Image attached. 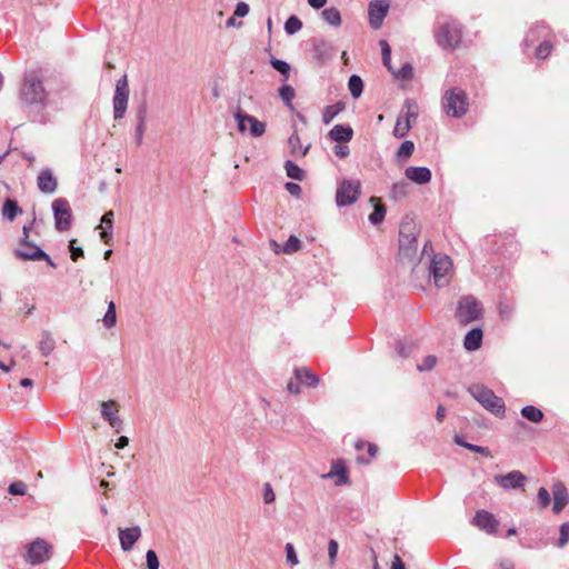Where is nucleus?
Returning a JSON list of instances; mask_svg holds the SVG:
<instances>
[{"mask_svg":"<svg viewBox=\"0 0 569 569\" xmlns=\"http://www.w3.org/2000/svg\"><path fill=\"white\" fill-rule=\"evenodd\" d=\"M48 96L39 71L31 70L23 76L19 98L24 106L43 110L47 107Z\"/></svg>","mask_w":569,"mask_h":569,"instance_id":"f257e3e1","label":"nucleus"},{"mask_svg":"<svg viewBox=\"0 0 569 569\" xmlns=\"http://www.w3.org/2000/svg\"><path fill=\"white\" fill-rule=\"evenodd\" d=\"M433 33L437 44L443 50L456 49L462 38L460 24L455 19L447 16L437 17Z\"/></svg>","mask_w":569,"mask_h":569,"instance_id":"f03ea898","label":"nucleus"},{"mask_svg":"<svg viewBox=\"0 0 569 569\" xmlns=\"http://www.w3.org/2000/svg\"><path fill=\"white\" fill-rule=\"evenodd\" d=\"M553 34L548 26L543 22L533 24L527 32L523 40V48L527 50L536 46L535 56L538 59H546L552 49Z\"/></svg>","mask_w":569,"mask_h":569,"instance_id":"7ed1b4c3","label":"nucleus"},{"mask_svg":"<svg viewBox=\"0 0 569 569\" xmlns=\"http://www.w3.org/2000/svg\"><path fill=\"white\" fill-rule=\"evenodd\" d=\"M441 106L447 116L461 118L469 110V99L465 90L453 87L443 92Z\"/></svg>","mask_w":569,"mask_h":569,"instance_id":"20e7f679","label":"nucleus"},{"mask_svg":"<svg viewBox=\"0 0 569 569\" xmlns=\"http://www.w3.org/2000/svg\"><path fill=\"white\" fill-rule=\"evenodd\" d=\"M468 392L488 411L496 417L502 418L506 413L503 400L483 385H472Z\"/></svg>","mask_w":569,"mask_h":569,"instance_id":"39448f33","label":"nucleus"},{"mask_svg":"<svg viewBox=\"0 0 569 569\" xmlns=\"http://www.w3.org/2000/svg\"><path fill=\"white\" fill-rule=\"evenodd\" d=\"M419 228L415 220L406 217L399 228V252L406 258H413L417 252Z\"/></svg>","mask_w":569,"mask_h":569,"instance_id":"423d86ee","label":"nucleus"},{"mask_svg":"<svg viewBox=\"0 0 569 569\" xmlns=\"http://www.w3.org/2000/svg\"><path fill=\"white\" fill-rule=\"evenodd\" d=\"M418 107L415 100L407 99L405 106L397 118L396 126L393 128V136L396 138H405L418 118Z\"/></svg>","mask_w":569,"mask_h":569,"instance_id":"0eeeda50","label":"nucleus"},{"mask_svg":"<svg viewBox=\"0 0 569 569\" xmlns=\"http://www.w3.org/2000/svg\"><path fill=\"white\" fill-rule=\"evenodd\" d=\"M482 316V306L473 296L461 297L458 301L456 318L461 323H469Z\"/></svg>","mask_w":569,"mask_h":569,"instance_id":"6e6552de","label":"nucleus"},{"mask_svg":"<svg viewBox=\"0 0 569 569\" xmlns=\"http://www.w3.org/2000/svg\"><path fill=\"white\" fill-rule=\"evenodd\" d=\"M452 270V261L447 254L437 253L431 259L430 272L437 287H445L449 283V276Z\"/></svg>","mask_w":569,"mask_h":569,"instance_id":"1a4fd4ad","label":"nucleus"},{"mask_svg":"<svg viewBox=\"0 0 569 569\" xmlns=\"http://www.w3.org/2000/svg\"><path fill=\"white\" fill-rule=\"evenodd\" d=\"M129 93L128 78L124 74L117 80L116 83V90L112 99L114 120H121L124 117L128 107Z\"/></svg>","mask_w":569,"mask_h":569,"instance_id":"9d476101","label":"nucleus"},{"mask_svg":"<svg viewBox=\"0 0 569 569\" xmlns=\"http://www.w3.org/2000/svg\"><path fill=\"white\" fill-rule=\"evenodd\" d=\"M54 226L58 231H67L72 223L70 203L64 198H58L52 202Z\"/></svg>","mask_w":569,"mask_h":569,"instance_id":"9b49d317","label":"nucleus"},{"mask_svg":"<svg viewBox=\"0 0 569 569\" xmlns=\"http://www.w3.org/2000/svg\"><path fill=\"white\" fill-rule=\"evenodd\" d=\"M17 258L21 260H33V261H46L52 268H56V263L37 244L29 240L22 239L20 247L14 251Z\"/></svg>","mask_w":569,"mask_h":569,"instance_id":"f8f14e48","label":"nucleus"},{"mask_svg":"<svg viewBox=\"0 0 569 569\" xmlns=\"http://www.w3.org/2000/svg\"><path fill=\"white\" fill-rule=\"evenodd\" d=\"M361 184L357 180H343L337 188L336 202L338 207L350 206L358 200Z\"/></svg>","mask_w":569,"mask_h":569,"instance_id":"ddd939ff","label":"nucleus"},{"mask_svg":"<svg viewBox=\"0 0 569 569\" xmlns=\"http://www.w3.org/2000/svg\"><path fill=\"white\" fill-rule=\"evenodd\" d=\"M52 546L44 539L37 538L29 546L27 560L32 565L42 563L50 559Z\"/></svg>","mask_w":569,"mask_h":569,"instance_id":"4468645a","label":"nucleus"},{"mask_svg":"<svg viewBox=\"0 0 569 569\" xmlns=\"http://www.w3.org/2000/svg\"><path fill=\"white\" fill-rule=\"evenodd\" d=\"M471 523L488 535L497 533L499 528V521L487 510H478L473 516Z\"/></svg>","mask_w":569,"mask_h":569,"instance_id":"2eb2a0df","label":"nucleus"},{"mask_svg":"<svg viewBox=\"0 0 569 569\" xmlns=\"http://www.w3.org/2000/svg\"><path fill=\"white\" fill-rule=\"evenodd\" d=\"M389 11L388 0H372L368 7L369 22L373 29H379Z\"/></svg>","mask_w":569,"mask_h":569,"instance_id":"dca6fc26","label":"nucleus"},{"mask_svg":"<svg viewBox=\"0 0 569 569\" xmlns=\"http://www.w3.org/2000/svg\"><path fill=\"white\" fill-rule=\"evenodd\" d=\"M118 412L119 406L114 400H108L101 403V416L116 432H120L122 429V420L118 417Z\"/></svg>","mask_w":569,"mask_h":569,"instance_id":"f3484780","label":"nucleus"},{"mask_svg":"<svg viewBox=\"0 0 569 569\" xmlns=\"http://www.w3.org/2000/svg\"><path fill=\"white\" fill-rule=\"evenodd\" d=\"M38 189L46 194H52L58 189V179L51 169H42L37 177Z\"/></svg>","mask_w":569,"mask_h":569,"instance_id":"a211bd4d","label":"nucleus"},{"mask_svg":"<svg viewBox=\"0 0 569 569\" xmlns=\"http://www.w3.org/2000/svg\"><path fill=\"white\" fill-rule=\"evenodd\" d=\"M526 476L520 471H510L507 475H498L495 477V482L503 489H518L523 486Z\"/></svg>","mask_w":569,"mask_h":569,"instance_id":"6ab92c4d","label":"nucleus"},{"mask_svg":"<svg viewBox=\"0 0 569 569\" xmlns=\"http://www.w3.org/2000/svg\"><path fill=\"white\" fill-rule=\"evenodd\" d=\"M141 537V529L139 526H133L131 528H119V540L120 546L123 551H130L134 543Z\"/></svg>","mask_w":569,"mask_h":569,"instance_id":"aec40b11","label":"nucleus"},{"mask_svg":"<svg viewBox=\"0 0 569 569\" xmlns=\"http://www.w3.org/2000/svg\"><path fill=\"white\" fill-rule=\"evenodd\" d=\"M553 506L552 511L560 513L569 502L567 488L562 482H556L552 486Z\"/></svg>","mask_w":569,"mask_h":569,"instance_id":"412c9836","label":"nucleus"},{"mask_svg":"<svg viewBox=\"0 0 569 569\" xmlns=\"http://www.w3.org/2000/svg\"><path fill=\"white\" fill-rule=\"evenodd\" d=\"M405 176L418 184L428 183L432 177L430 169L427 167H408L405 170Z\"/></svg>","mask_w":569,"mask_h":569,"instance_id":"4be33fe9","label":"nucleus"},{"mask_svg":"<svg viewBox=\"0 0 569 569\" xmlns=\"http://www.w3.org/2000/svg\"><path fill=\"white\" fill-rule=\"evenodd\" d=\"M113 217L114 213L112 210L104 212L101 218V226L98 228L101 229L100 238L106 244H111L112 241V228H113Z\"/></svg>","mask_w":569,"mask_h":569,"instance_id":"5701e85b","label":"nucleus"},{"mask_svg":"<svg viewBox=\"0 0 569 569\" xmlns=\"http://www.w3.org/2000/svg\"><path fill=\"white\" fill-rule=\"evenodd\" d=\"M353 130L349 126L336 124L329 131V138L335 142H349L352 139Z\"/></svg>","mask_w":569,"mask_h":569,"instance_id":"b1692460","label":"nucleus"},{"mask_svg":"<svg viewBox=\"0 0 569 569\" xmlns=\"http://www.w3.org/2000/svg\"><path fill=\"white\" fill-rule=\"evenodd\" d=\"M482 330L479 328L471 329L467 332L463 346L468 351H475L480 348L482 342Z\"/></svg>","mask_w":569,"mask_h":569,"instance_id":"393cba45","label":"nucleus"},{"mask_svg":"<svg viewBox=\"0 0 569 569\" xmlns=\"http://www.w3.org/2000/svg\"><path fill=\"white\" fill-rule=\"evenodd\" d=\"M295 377L299 383L307 387H316L319 383V377L305 367L296 368Z\"/></svg>","mask_w":569,"mask_h":569,"instance_id":"a878e982","label":"nucleus"},{"mask_svg":"<svg viewBox=\"0 0 569 569\" xmlns=\"http://www.w3.org/2000/svg\"><path fill=\"white\" fill-rule=\"evenodd\" d=\"M288 146L290 149V153L293 157H305L308 153L309 144L303 147L300 141V137L297 132V128L295 127V130L292 134L288 139Z\"/></svg>","mask_w":569,"mask_h":569,"instance_id":"bb28decb","label":"nucleus"},{"mask_svg":"<svg viewBox=\"0 0 569 569\" xmlns=\"http://www.w3.org/2000/svg\"><path fill=\"white\" fill-rule=\"evenodd\" d=\"M248 12H249V6L246 2H239L236 7L233 14L230 18H228V20L226 21V27L227 28L241 27L242 22L238 21V18L246 17L248 14Z\"/></svg>","mask_w":569,"mask_h":569,"instance_id":"cd10ccee","label":"nucleus"},{"mask_svg":"<svg viewBox=\"0 0 569 569\" xmlns=\"http://www.w3.org/2000/svg\"><path fill=\"white\" fill-rule=\"evenodd\" d=\"M313 52L316 59L322 63L332 56V47L326 40H318L313 43Z\"/></svg>","mask_w":569,"mask_h":569,"instance_id":"c85d7f7f","label":"nucleus"},{"mask_svg":"<svg viewBox=\"0 0 569 569\" xmlns=\"http://www.w3.org/2000/svg\"><path fill=\"white\" fill-rule=\"evenodd\" d=\"M321 18L327 24L331 27H339L341 24L340 11L335 7L326 8L321 12Z\"/></svg>","mask_w":569,"mask_h":569,"instance_id":"c756f323","label":"nucleus"},{"mask_svg":"<svg viewBox=\"0 0 569 569\" xmlns=\"http://www.w3.org/2000/svg\"><path fill=\"white\" fill-rule=\"evenodd\" d=\"M345 103L342 101H338L333 104L327 106L322 112V121L323 123H330L342 110H345Z\"/></svg>","mask_w":569,"mask_h":569,"instance_id":"7c9ffc66","label":"nucleus"},{"mask_svg":"<svg viewBox=\"0 0 569 569\" xmlns=\"http://www.w3.org/2000/svg\"><path fill=\"white\" fill-rule=\"evenodd\" d=\"M22 210L18 206V202L12 199H7L2 207V214L4 218H7L9 221H13L18 214H21Z\"/></svg>","mask_w":569,"mask_h":569,"instance_id":"2f4dec72","label":"nucleus"},{"mask_svg":"<svg viewBox=\"0 0 569 569\" xmlns=\"http://www.w3.org/2000/svg\"><path fill=\"white\" fill-rule=\"evenodd\" d=\"M56 348V341L50 332L43 331L39 341V350L42 356H49Z\"/></svg>","mask_w":569,"mask_h":569,"instance_id":"473e14b6","label":"nucleus"},{"mask_svg":"<svg viewBox=\"0 0 569 569\" xmlns=\"http://www.w3.org/2000/svg\"><path fill=\"white\" fill-rule=\"evenodd\" d=\"M520 412L525 419L535 423L541 422L545 417L542 410L532 405L525 406Z\"/></svg>","mask_w":569,"mask_h":569,"instance_id":"72a5a7b5","label":"nucleus"},{"mask_svg":"<svg viewBox=\"0 0 569 569\" xmlns=\"http://www.w3.org/2000/svg\"><path fill=\"white\" fill-rule=\"evenodd\" d=\"M333 476H337L336 483L338 486L349 483L348 470L343 466H339L338 463H335L332 466V470L328 475H326V477L331 478Z\"/></svg>","mask_w":569,"mask_h":569,"instance_id":"f704fd0d","label":"nucleus"},{"mask_svg":"<svg viewBox=\"0 0 569 569\" xmlns=\"http://www.w3.org/2000/svg\"><path fill=\"white\" fill-rule=\"evenodd\" d=\"M348 88H349L351 96L355 99L359 98L363 91L362 79L357 74H352L348 80Z\"/></svg>","mask_w":569,"mask_h":569,"instance_id":"c9c22d12","label":"nucleus"},{"mask_svg":"<svg viewBox=\"0 0 569 569\" xmlns=\"http://www.w3.org/2000/svg\"><path fill=\"white\" fill-rule=\"evenodd\" d=\"M455 442L472 452H477V453H480L482 456H489L490 455V450L487 448V447H482V446H478V445H472V443H469V442H466L463 440L462 437L460 436H456L455 437Z\"/></svg>","mask_w":569,"mask_h":569,"instance_id":"e433bc0d","label":"nucleus"},{"mask_svg":"<svg viewBox=\"0 0 569 569\" xmlns=\"http://www.w3.org/2000/svg\"><path fill=\"white\" fill-rule=\"evenodd\" d=\"M366 446H367V448H368V456H369V457H365V456H360V455H359L357 459H358V461H359L360 463H369L370 458L375 457V456L377 455V452H378V447H377L376 445H373V443H365V442H362V441H358V442L356 443V449H357L358 451H360V450H361L363 447H366Z\"/></svg>","mask_w":569,"mask_h":569,"instance_id":"4c0bfd02","label":"nucleus"},{"mask_svg":"<svg viewBox=\"0 0 569 569\" xmlns=\"http://www.w3.org/2000/svg\"><path fill=\"white\" fill-rule=\"evenodd\" d=\"M286 173L289 178L301 181L305 177L303 170L291 160L284 162Z\"/></svg>","mask_w":569,"mask_h":569,"instance_id":"58836bf2","label":"nucleus"},{"mask_svg":"<svg viewBox=\"0 0 569 569\" xmlns=\"http://www.w3.org/2000/svg\"><path fill=\"white\" fill-rule=\"evenodd\" d=\"M415 150V144L412 141L406 140L403 141L397 150V158L399 161H406L411 157Z\"/></svg>","mask_w":569,"mask_h":569,"instance_id":"ea45409f","label":"nucleus"},{"mask_svg":"<svg viewBox=\"0 0 569 569\" xmlns=\"http://www.w3.org/2000/svg\"><path fill=\"white\" fill-rule=\"evenodd\" d=\"M302 29V22L297 16H290L284 22V31L292 36Z\"/></svg>","mask_w":569,"mask_h":569,"instance_id":"a19ab883","label":"nucleus"},{"mask_svg":"<svg viewBox=\"0 0 569 569\" xmlns=\"http://www.w3.org/2000/svg\"><path fill=\"white\" fill-rule=\"evenodd\" d=\"M279 94L287 107L292 108V100L296 97L295 89L289 84H283L279 89Z\"/></svg>","mask_w":569,"mask_h":569,"instance_id":"79ce46f5","label":"nucleus"},{"mask_svg":"<svg viewBox=\"0 0 569 569\" xmlns=\"http://www.w3.org/2000/svg\"><path fill=\"white\" fill-rule=\"evenodd\" d=\"M102 321L107 328H112L116 325L117 312H116V305L113 301H110L108 303V309H107V312L104 313Z\"/></svg>","mask_w":569,"mask_h":569,"instance_id":"37998d69","label":"nucleus"},{"mask_svg":"<svg viewBox=\"0 0 569 569\" xmlns=\"http://www.w3.org/2000/svg\"><path fill=\"white\" fill-rule=\"evenodd\" d=\"M379 44L381 47L382 62L385 67L390 72H393V69L391 67V48L389 43L386 40H380Z\"/></svg>","mask_w":569,"mask_h":569,"instance_id":"c03bdc74","label":"nucleus"},{"mask_svg":"<svg viewBox=\"0 0 569 569\" xmlns=\"http://www.w3.org/2000/svg\"><path fill=\"white\" fill-rule=\"evenodd\" d=\"M301 248V241L296 236H290L284 242L282 251L287 254L297 252Z\"/></svg>","mask_w":569,"mask_h":569,"instance_id":"a18cd8bd","label":"nucleus"},{"mask_svg":"<svg viewBox=\"0 0 569 569\" xmlns=\"http://www.w3.org/2000/svg\"><path fill=\"white\" fill-rule=\"evenodd\" d=\"M386 216V207L383 204H376L373 211L369 216V221L372 224H379L383 221Z\"/></svg>","mask_w":569,"mask_h":569,"instance_id":"49530a36","label":"nucleus"},{"mask_svg":"<svg viewBox=\"0 0 569 569\" xmlns=\"http://www.w3.org/2000/svg\"><path fill=\"white\" fill-rule=\"evenodd\" d=\"M569 542V521L563 522L559 528V538L556 542L558 548H563Z\"/></svg>","mask_w":569,"mask_h":569,"instance_id":"de8ad7c7","label":"nucleus"},{"mask_svg":"<svg viewBox=\"0 0 569 569\" xmlns=\"http://www.w3.org/2000/svg\"><path fill=\"white\" fill-rule=\"evenodd\" d=\"M397 79L409 80L413 76V68L410 63H405L402 67L392 72Z\"/></svg>","mask_w":569,"mask_h":569,"instance_id":"09e8293b","label":"nucleus"},{"mask_svg":"<svg viewBox=\"0 0 569 569\" xmlns=\"http://www.w3.org/2000/svg\"><path fill=\"white\" fill-rule=\"evenodd\" d=\"M234 120L237 121V127L240 132L246 131V122L249 121V116L243 112L239 107L233 112Z\"/></svg>","mask_w":569,"mask_h":569,"instance_id":"8fccbe9b","label":"nucleus"},{"mask_svg":"<svg viewBox=\"0 0 569 569\" xmlns=\"http://www.w3.org/2000/svg\"><path fill=\"white\" fill-rule=\"evenodd\" d=\"M271 66L278 71L280 72L283 77H284V80L288 79L289 77V72H290V66L289 63H287L286 61L283 60H279V59H271Z\"/></svg>","mask_w":569,"mask_h":569,"instance_id":"3c124183","label":"nucleus"},{"mask_svg":"<svg viewBox=\"0 0 569 569\" xmlns=\"http://www.w3.org/2000/svg\"><path fill=\"white\" fill-rule=\"evenodd\" d=\"M148 119V102L146 99L141 100L136 108V120L147 122Z\"/></svg>","mask_w":569,"mask_h":569,"instance_id":"603ef678","label":"nucleus"},{"mask_svg":"<svg viewBox=\"0 0 569 569\" xmlns=\"http://www.w3.org/2000/svg\"><path fill=\"white\" fill-rule=\"evenodd\" d=\"M436 365H437V358L435 356L429 355V356H426L423 358L422 362L417 366V369L420 372L430 371L435 368Z\"/></svg>","mask_w":569,"mask_h":569,"instance_id":"864d4df0","label":"nucleus"},{"mask_svg":"<svg viewBox=\"0 0 569 569\" xmlns=\"http://www.w3.org/2000/svg\"><path fill=\"white\" fill-rule=\"evenodd\" d=\"M266 132V123L251 116V136L260 137Z\"/></svg>","mask_w":569,"mask_h":569,"instance_id":"5fc2aeb1","label":"nucleus"},{"mask_svg":"<svg viewBox=\"0 0 569 569\" xmlns=\"http://www.w3.org/2000/svg\"><path fill=\"white\" fill-rule=\"evenodd\" d=\"M262 498H263V502L267 505L272 503L276 500V493L273 491L272 486L269 482H266L263 485Z\"/></svg>","mask_w":569,"mask_h":569,"instance_id":"6e6d98bb","label":"nucleus"},{"mask_svg":"<svg viewBox=\"0 0 569 569\" xmlns=\"http://www.w3.org/2000/svg\"><path fill=\"white\" fill-rule=\"evenodd\" d=\"M8 491L13 496H23L27 491V486L23 481H14L9 486Z\"/></svg>","mask_w":569,"mask_h":569,"instance_id":"4d7b16f0","label":"nucleus"},{"mask_svg":"<svg viewBox=\"0 0 569 569\" xmlns=\"http://www.w3.org/2000/svg\"><path fill=\"white\" fill-rule=\"evenodd\" d=\"M147 130V122L137 121L136 130H134V137H136V144L140 147L143 142V136Z\"/></svg>","mask_w":569,"mask_h":569,"instance_id":"13d9d810","label":"nucleus"},{"mask_svg":"<svg viewBox=\"0 0 569 569\" xmlns=\"http://www.w3.org/2000/svg\"><path fill=\"white\" fill-rule=\"evenodd\" d=\"M537 500L541 508H546L549 506L550 493L545 487L539 488L538 495H537Z\"/></svg>","mask_w":569,"mask_h":569,"instance_id":"bf43d9fd","label":"nucleus"},{"mask_svg":"<svg viewBox=\"0 0 569 569\" xmlns=\"http://www.w3.org/2000/svg\"><path fill=\"white\" fill-rule=\"evenodd\" d=\"M148 569H159V559L154 550H148L146 553Z\"/></svg>","mask_w":569,"mask_h":569,"instance_id":"052dcab7","label":"nucleus"},{"mask_svg":"<svg viewBox=\"0 0 569 569\" xmlns=\"http://www.w3.org/2000/svg\"><path fill=\"white\" fill-rule=\"evenodd\" d=\"M286 556L288 563L291 566H297L299 563L298 556L292 543L288 542L286 545Z\"/></svg>","mask_w":569,"mask_h":569,"instance_id":"680f3d73","label":"nucleus"},{"mask_svg":"<svg viewBox=\"0 0 569 569\" xmlns=\"http://www.w3.org/2000/svg\"><path fill=\"white\" fill-rule=\"evenodd\" d=\"M339 545L335 539H330L328 543V556L330 565H333L337 560Z\"/></svg>","mask_w":569,"mask_h":569,"instance_id":"e2e57ef3","label":"nucleus"},{"mask_svg":"<svg viewBox=\"0 0 569 569\" xmlns=\"http://www.w3.org/2000/svg\"><path fill=\"white\" fill-rule=\"evenodd\" d=\"M74 243H76V240L70 241V251H71L70 258L73 261H77L79 258L83 257V250L80 247H76Z\"/></svg>","mask_w":569,"mask_h":569,"instance_id":"0e129e2a","label":"nucleus"},{"mask_svg":"<svg viewBox=\"0 0 569 569\" xmlns=\"http://www.w3.org/2000/svg\"><path fill=\"white\" fill-rule=\"evenodd\" d=\"M286 190L293 197H300L301 193V187L298 183L295 182H286L284 184Z\"/></svg>","mask_w":569,"mask_h":569,"instance_id":"69168bd1","label":"nucleus"},{"mask_svg":"<svg viewBox=\"0 0 569 569\" xmlns=\"http://www.w3.org/2000/svg\"><path fill=\"white\" fill-rule=\"evenodd\" d=\"M333 152L339 158H346L349 154V148L347 146H336Z\"/></svg>","mask_w":569,"mask_h":569,"instance_id":"338daca9","label":"nucleus"},{"mask_svg":"<svg viewBox=\"0 0 569 569\" xmlns=\"http://www.w3.org/2000/svg\"><path fill=\"white\" fill-rule=\"evenodd\" d=\"M497 567H498V569H515L513 562L509 559L500 560L497 563Z\"/></svg>","mask_w":569,"mask_h":569,"instance_id":"774afa93","label":"nucleus"}]
</instances>
